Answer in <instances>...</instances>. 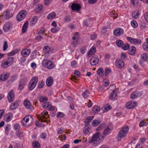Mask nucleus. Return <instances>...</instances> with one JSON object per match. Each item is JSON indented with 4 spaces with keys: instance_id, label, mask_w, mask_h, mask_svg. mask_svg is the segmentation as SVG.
<instances>
[{
    "instance_id": "24",
    "label": "nucleus",
    "mask_w": 148,
    "mask_h": 148,
    "mask_svg": "<svg viewBox=\"0 0 148 148\" xmlns=\"http://www.w3.org/2000/svg\"><path fill=\"white\" fill-rule=\"evenodd\" d=\"M140 14L139 10H136L134 11L132 14V16L134 19H137L139 18Z\"/></svg>"
},
{
    "instance_id": "23",
    "label": "nucleus",
    "mask_w": 148,
    "mask_h": 148,
    "mask_svg": "<svg viewBox=\"0 0 148 148\" xmlns=\"http://www.w3.org/2000/svg\"><path fill=\"white\" fill-rule=\"evenodd\" d=\"M20 103V101L19 100L15 101L12 103L10 106V108L11 110H14L16 109L19 105Z\"/></svg>"
},
{
    "instance_id": "26",
    "label": "nucleus",
    "mask_w": 148,
    "mask_h": 148,
    "mask_svg": "<svg viewBox=\"0 0 148 148\" xmlns=\"http://www.w3.org/2000/svg\"><path fill=\"white\" fill-rule=\"evenodd\" d=\"M71 7L73 10L77 11H79L81 8L80 6L77 3L72 4Z\"/></svg>"
},
{
    "instance_id": "45",
    "label": "nucleus",
    "mask_w": 148,
    "mask_h": 148,
    "mask_svg": "<svg viewBox=\"0 0 148 148\" xmlns=\"http://www.w3.org/2000/svg\"><path fill=\"white\" fill-rule=\"evenodd\" d=\"M101 121L99 120H94L92 121V123L93 126H96L99 125Z\"/></svg>"
},
{
    "instance_id": "7",
    "label": "nucleus",
    "mask_w": 148,
    "mask_h": 148,
    "mask_svg": "<svg viewBox=\"0 0 148 148\" xmlns=\"http://www.w3.org/2000/svg\"><path fill=\"white\" fill-rule=\"evenodd\" d=\"M79 35L78 33L76 32L74 33L71 40V45L72 46L75 47L79 43Z\"/></svg>"
},
{
    "instance_id": "60",
    "label": "nucleus",
    "mask_w": 148,
    "mask_h": 148,
    "mask_svg": "<svg viewBox=\"0 0 148 148\" xmlns=\"http://www.w3.org/2000/svg\"><path fill=\"white\" fill-rule=\"evenodd\" d=\"M64 116V114L62 112H58L57 113V116L58 118H62Z\"/></svg>"
},
{
    "instance_id": "61",
    "label": "nucleus",
    "mask_w": 148,
    "mask_h": 148,
    "mask_svg": "<svg viewBox=\"0 0 148 148\" xmlns=\"http://www.w3.org/2000/svg\"><path fill=\"white\" fill-rule=\"evenodd\" d=\"M52 32L53 33H56L59 30V29L58 27H54L52 28L51 29Z\"/></svg>"
},
{
    "instance_id": "39",
    "label": "nucleus",
    "mask_w": 148,
    "mask_h": 148,
    "mask_svg": "<svg viewBox=\"0 0 148 148\" xmlns=\"http://www.w3.org/2000/svg\"><path fill=\"white\" fill-rule=\"evenodd\" d=\"M96 51V48L95 47L92 46L90 50L88 53V55H94Z\"/></svg>"
},
{
    "instance_id": "4",
    "label": "nucleus",
    "mask_w": 148,
    "mask_h": 148,
    "mask_svg": "<svg viewBox=\"0 0 148 148\" xmlns=\"http://www.w3.org/2000/svg\"><path fill=\"white\" fill-rule=\"evenodd\" d=\"M129 130V127L125 125L119 131L117 135L118 138H123L125 137L127 134Z\"/></svg>"
},
{
    "instance_id": "57",
    "label": "nucleus",
    "mask_w": 148,
    "mask_h": 148,
    "mask_svg": "<svg viewBox=\"0 0 148 148\" xmlns=\"http://www.w3.org/2000/svg\"><path fill=\"white\" fill-rule=\"evenodd\" d=\"M111 73V70L109 68H107L105 70V75L106 76H108Z\"/></svg>"
},
{
    "instance_id": "63",
    "label": "nucleus",
    "mask_w": 148,
    "mask_h": 148,
    "mask_svg": "<svg viewBox=\"0 0 148 148\" xmlns=\"http://www.w3.org/2000/svg\"><path fill=\"white\" fill-rule=\"evenodd\" d=\"M31 67L33 69L35 70L37 67V65L36 63L34 62L32 63L30 65Z\"/></svg>"
},
{
    "instance_id": "36",
    "label": "nucleus",
    "mask_w": 148,
    "mask_h": 148,
    "mask_svg": "<svg viewBox=\"0 0 148 148\" xmlns=\"http://www.w3.org/2000/svg\"><path fill=\"white\" fill-rule=\"evenodd\" d=\"M42 9V6L41 4L38 5L35 8V12L38 13L41 11Z\"/></svg>"
},
{
    "instance_id": "9",
    "label": "nucleus",
    "mask_w": 148,
    "mask_h": 148,
    "mask_svg": "<svg viewBox=\"0 0 148 148\" xmlns=\"http://www.w3.org/2000/svg\"><path fill=\"white\" fill-rule=\"evenodd\" d=\"M13 63V59L12 58H9L4 60L1 66L6 68L10 66Z\"/></svg>"
},
{
    "instance_id": "18",
    "label": "nucleus",
    "mask_w": 148,
    "mask_h": 148,
    "mask_svg": "<svg viewBox=\"0 0 148 148\" xmlns=\"http://www.w3.org/2000/svg\"><path fill=\"white\" fill-rule=\"evenodd\" d=\"M124 61L121 59H118L116 60L115 61L116 66L119 68H122L124 66Z\"/></svg>"
},
{
    "instance_id": "38",
    "label": "nucleus",
    "mask_w": 148,
    "mask_h": 148,
    "mask_svg": "<svg viewBox=\"0 0 148 148\" xmlns=\"http://www.w3.org/2000/svg\"><path fill=\"white\" fill-rule=\"evenodd\" d=\"M146 42L143 43L142 47L146 51H148V38H146Z\"/></svg>"
},
{
    "instance_id": "44",
    "label": "nucleus",
    "mask_w": 148,
    "mask_h": 148,
    "mask_svg": "<svg viewBox=\"0 0 148 148\" xmlns=\"http://www.w3.org/2000/svg\"><path fill=\"white\" fill-rule=\"evenodd\" d=\"M45 83L44 81L43 80L39 82L38 85V88H42L44 86Z\"/></svg>"
},
{
    "instance_id": "58",
    "label": "nucleus",
    "mask_w": 148,
    "mask_h": 148,
    "mask_svg": "<svg viewBox=\"0 0 148 148\" xmlns=\"http://www.w3.org/2000/svg\"><path fill=\"white\" fill-rule=\"evenodd\" d=\"M90 128L88 127H86L84 129V133L85 134H88L90 131Z\"/></svg>"
},
{
    "instance_id": "56",
    "label": "nucleus",
    "mask_w": 148,
    "mask_h": 148,
    "mask_svg": "<svg viewBox=\"0 0 148 148\" xmlns=\"http://www.w3.org/2000/svg\"><path fill=\"white\" fill-rule=\"evenodd\" d=\"M147 123L143 121H141L140 122L139 124V126L141 127H142L144 126H147Z\"/></svg>"
},
{
    "instance_id": "40",
    "label": "nucleus",
    "mask_w": 148,
    "mask_h": 148,
    "mask_svg": "<svg viewBox=\"0 0 148 148\" xmlns=\"http://www.w3.org/2000/svg\"><path fill=\"white\" fill-rule=\"evenodd\" d=\"M39 99L40 102H42L47 101L48 100V98L46 96H39Z\"/></svg>"
},
{
    "instance_id": "31",
    "label": "nucleus",
    "mask_w": 148,
    "mask_h": 148,
    "mask_svg": "<svg viewBox=\"0 0 148 148\" xmlns=\"http://www.w3.org/2000/svg\"><path fill=\"white\" fill-rule=\"evenodd\" d=\"M26 82L23 79L21 80L19 82L18 87V89L20 91H21L24 88V85L25 84Z\"/></svg>"
},
{
    "instance_id": "11",
    "label": "nucleus",
    "mask_w": 148,
    "mask_h": 148,
    "mask_svg": "<svg viewBox=\"0 0 148 148\" xmlns=\"http://www.w3.org/2000/svg\"><path fill=\"white\" fill-rule=\"evenodd\" d=\"M53 49L48 46H45L43 48V52L46 55L45 58H47L50 55L53 53Z\"/></svg>"
},
{
    "instance_id": "50",
    "label": "nucleus",
    "mask_w": 148,
    "mask_h": 148,
    "mask_svg": "<svg viewBox=\"0 0 148 148\" xmlns=\"http://www.w3.org/2000/svg\"><path fill=\"white\" fill-rule=\"evenodd\" d=\"M129 45L128 44H123V45H122V46L121 47V48L123 50H126L129 48Z\"/></svg>"
},
{
    "instance_id": "62",
    "label": "nucleus",
    "mask_w": 148,
    "mask_h": 148,
    "mask_svg": "<svg viewBox=\"0 0 148 148\" xmlns=\"http://www.w3.org/2000/svg\"><path fill=\"white\" fill-rule=\"evenodd\" d=\"M20 128V126L18 124H15L14 125V129L16 130H19Z\"/></svg>"
},
{
    "instance_id": "54",
    "label": "nucleus",
    "mask_w": 148,
    "mask_h": 148,
    "mask_svg": "<svg viewBox=\"0 0 148 148\" xmlns=\"http://www.w3.org/2000/svg\"><path fill=\"white\" fill-rule=\"evenodd\" d=\"M117 95L116 93L115 92L111 94L109 96V99L111 100H113L115 98Z\"/></svg>"
},
{
    "instance_id": "10",
    "label": "nucleus",
    "mask_w": 148,
    "mask_h": 148,
    "mask_svg": "<svg viewBox=\"0 0 148 148\" xmlns=\"http://www.w3.org/2000/svg\"><path fill=\"white\" fill-rule=\"evenodd\" d=\"M13 27L12 23L10 21L6 22L3 27L4 31L6 32L10 31Z\"/></svg>"
},
{
    "instance_id": "43",
    "label": "nucleus",
    "mask_w": 148,
    "mask_h": 148,
    "mask_svg": "<svg viewBox=\"0 0 148 148\" xmlns=\"http://www.w3.org/2000/svg\"><path fill=\"white\" fill-rule=\"evenodd\" d=\"M89 94V91L88 90H86L83 92L82 95L84 98L86 99L88 97Z\"/></svg>"
},
{
    "instance_id": "52",
    "label": "nucleus",
    "mask_w": 148,
    "mask_h": 148,
    "mask_svg": "<svg viewBox=\"0 0 148 148\" xmlns=\"http://www.w3.org/2000/svg\"><path fill=\"white\" fill-rule=\"evenodd\" d=\"M64 132V129L61 127L58 128L57 130V132L58 134H61Z\"/></svg>"
},
{
    "instance_id": "25",
    "label": "nucleus",
    "mask_w": 148,
    "mask_h": 148,
    "mask_svg": "<svg viewBox=\"0 0 148 148\" xmlns=\"http://www.w3.org/2000/svg\"><path fill=\"white\" fill-rule=\"evenodd\" d=\"M9 76V74L4 73L0 75V82H3L7 79Z\"/></svg>"
},
{
    "instance_id": "13",
    "label": "nucleus",
    "mask_w": 148,
    "mask_h": 148,
    "mask_svg": "<svg viewBox=\"0 0 148 148\" xmlns=\"http://www.w3.org/2000/svg\"><path fill=\"white\" fill-rule=\"evenodd\" d=\"M13 16V14L10 13L9 10H6L3 12L2 14V18L4 19H9Z\"/></svg>"
},
{
    "instance_id": "32",
    "label": "nucleus",
    "mask_w": 148,
    "mask_h": 148,
    "mask_svg": "<svg viewBox=\"0 0 148 148\" xmlns=\"http://www.w3.org/2000/svg\"><path fill=\"white\" fill-rule=\"evenodd\" d=\"M38 20V17L36 16H33L30 22V25L31 26H33L34 25L37 23Z\"/></svg>"
},
{
    "instance_id": "34",
    "label": "nucleus",
    "mask_w": 148,
    "mask_h": 148,
    "mask_svg": "<svg viewBox=\"0 0 148 148\" xmlns=\"http://www.w3.org/2000/svg\"><path fill=\"white\" fill-rule=\"evenodd\" d=\"M100 108L99 106H95L93 107L92 112L93 114H96L99 112L100 111Z\"/></svg>"
},
{
    "instance_id": "1",
    "label": "nucleus",
    "mask_w": 148,
    "mask_h": 148,
    "mask_svg": "<svg viewBox=\"0 0 148 148\" xmlns=\"http://www.w3.org/2000/svg\"><path fill=\"white\" fill-rule=\"evenodd\" d=\"M112 130L109 127H107L103 131V134L104 137L111 133ZM104 136L99 132H97L94 134L92 137L90 138L88 142L89 143H93L94 146L98 145L103 140Z\"/></svg>"
},
{
    "instance_id": "12",
    "label": "nucleus",
    "mask_w": 148,
    "mask_h": 148,
    "mask_svg": "<svg viewBox=\"0 0 148 148\" xmlns=\"http://www.w3.org/2000/svg\"><path fill=\"white\" fill-rule=\"evenodd\" d=\"M127 39L131 43L134 45H138L142 43L140 40L137 38H134L127 37Z\"/></svg>"
},
{
    "instance_id": "2",
    "label": "nucleus",
    "mask_w": 148,
    "mask_h": 148,
    "mask_svg": "<svg viewBox=\"0 0 148 148\" xmlns=\"http://www.w3.org/2000/svg\"><path fill=\"white\" fill-rule=\"evenodd\" d=\"M48 117L49 115L47 111L42 112L38 117L41 122L37 121L36 123V126L38 127H43L46 125L49 121Z\"/></svg>"
},
{
    "instance_id": "55",
    "label": "nucleus",
    "mask_w": 148,
    "mask_h": 148,
    "mask_svg": "<svg viewBox=\"0 0 148 148\" xmlns=\"http://www.w3.org/2000/svg\"><path fill=\"white\" fill-rule=\"evenodd\" d=\"M131 25L134 27L136 28L138 26L137 22L135 20L132 21L131 22Z\"/></svg>"
},
{
    "instance_id": "41",
    "label": "nucleus",
    "mask_w": 148,
    "mask_h": 148,
    "mask_svg": "<svg viewBox=\"0 0 148 148\" xmlns=\"http://www.w3.org/2000/svg\"><path fill=\"white\" fill-rule=\"evenodd\" d=\"M110 84L109 80L107 78H105L103 81V85L105 87L108 86Z\"/></svg>"
},
{
    "instance_id": "33",
    "label": "nucleus",
    "mask_w": 148,
    "mask_h": 148,
    "mask_svg": "<svg viewBox=\"0 0 148 148\" xmlns=\"http://www.w3.org/2000/svg\"><path fill=\"white\" fill-rule=\"evenodd\" d=\"M56 16V13L54 12L50 13L47 16V18L48 20H52L54 19Z\"/></svg>"
},
{
    "instance_id": "17",
    "label": "nucleus",
    "mask_w": 148,
    "mask_h": 148,
    "mask_svg": "<svg viewBox=\"0 0 148 148\" xmlns=\"http://www.w3.org/2000/svg\"><path fill=\"white\" fill-rule=\"evenodd\" d=\"M99 61V57L97 56H93L90 60V64L92 66L97 64L98 63Z\"/></svg>"
},
{
    "instance_id": "6",
    "label": "nucleus",
    "mask_w": 148,
    "mask_h": 148,
    "mask_svg": "<svg viewBox=\"0 0 148 148\" xmlns=\"http://www.w3.org/2000/svg\"><path fill=\"white\" fill-rule=\"evenodd\" d=\"M38 81V78L36 76H35L32 78L28 84V88L29 90H32L34 89Z\"/></svg>"
},
{
    "instance_id": "27",
    "label": "nucleus",
    "mask_w": 148,
    "mask_h": 148,
    "mask_svg": "<svg viewBox=\"0 0 148 148\" xmlns=\"http://www.w3.org/2000/svg\"><path fill=\"white\" fill-rule=\"evenodd\" d=\"M24 105L25 107L28 109L31 108L32 104L30 101L27 99H25L24 101Z\"/></svg>"
},
{
    "instance_id": "28",
    "label": "nucleus",
    "mask_w": 148,
    "mask_h": 148,
    "mask_svg": "<svg viewBox=\"0 0 148 148\" xmlns=\"http://www.w3.org/2000/svg\"><path fill=\"white\" fill-rule=\"evenodd\" d=\"M141 60L143 61H147L148 60V53H143L141 55Z\"/></svg>"
},
{
    "instance_id": "48",
    "label": "nucleus",
    "mask_w": 148,
    "mask_h": 148,
    "mask_svg": "<svg viewBox=\"0 0 148 148\" xmlns=\"http://www.w3.org/2000/svg\"><path fill=\"white\" fill-rule=\"evenodd\" d=\"M20 51L19 49H16L10 52L9 54L10 56H13L17 53Z\"/></svg>"
},
{
    "instance_id": "20",
    "label": "nucleus",
    "mask_w": 148,
    "mask_h": 148,
    "mask_svg": "<svg viewBox=\"0 0 148 148\" xmlns=\"http://www.w3.org/2000/svg\"><path fill=\"white\" fill-rule=\"evenodd\" d=\"M142 95L141 91H136L134 92L130 95V97L132 99H135L141 96Z\"/></svg>"
},
{
    "instance_id": "30",
    "label": "nucleus",
    "mask_w": 148,
    "mask_h": 148,
    "mask_svg": "<svg viewBox=\"0 0 148 148\" xmlns=\"http://www.w3.org/2000/svg\"><path fill=\"white\" fill-rule=\"evenodd\" d=\"M53 82V80L52 77L49 76L47 78L46 81V85L48 86H50L52 84Z\"/></svg>"
},
{
    "instance_id": "29",
    "label": "nucleus",
    "mask_w": 148,
    "mask_h": 148,
    "mask_svg": "<svg viewBox=\"0 0 148 148\" xmlns=\"http://www.w3.org/2000/svg\"><path fill=\"white\" fill-rule=\"evenodd\" d=\"M136 51L135 47L134 46H132L129 47L128 52L129 54L133 55L135 54Z\"/></svg>"
},
{
    "instance_id": "42",
    "label": "nucleus",
    "mask_w": 148,
    "mask_h": 148,
    "mask_svg": "<svg viewBox=\"0 0 148 148\" xmlns=\"http://www.w3.org/2000/svg\"><path fill=\"white\" fill-rule=\"evenodd\" d=\"M32 145L34 148H40V145L39 143L36 141H34L33 142Z\"/></svg>"
},
{
    "instance_id": "47",
    "label": "nucleus",
    "mask_w": 148,
    "mask_h": 148,
    "mask_svg": "<svg viewBox=\"0 0 148 148\" xmlns=\"http://www.w3.org/2000/svg\"><path fill=\"white\" fill-rule=\"evenodd\" d=\"M111 106H110L108 105L105 106L103 108V112H107L109 110L111 109Z\"/></svg>"
},
{
    "instance_id": "53",
    "label": "nucleus",
    "mask_w": 148,
    "mask_h": 148,
    "mask_svg": "<svg viewBox=\"0 0 148 148\" xmlns=\"http://www.w3.org/2000/svg\"><path fill=\"white\" fill-rule=\"evenodd\" d=\"M71 65L72 68H76L77 66V63L75 61L73 60L71 62Z\"/></svg>"
},
{
    "instance_id": "3",
    "label": "nucleus",
    "mask_w": 148,
    "mask_h": 148,
    "mask_svg": "<svg viewBox=\"0 0 148 148\" xmlns=\"http://www.w3.org/2000/svg\"><path fill=\"white\" fill-rule=\"evenodd\" d=\"M46 58H45L41 62L42 65L48 69H53L55 66L54 63L51 60Z\"/></svg>"
},
{
    "instance_id": "8",
    "label": "nucleus",
    "mask_w": 148,
    "mask_h": 148,
    "mask_svg": "<svg viewBox=\"0 0 148 148\" xmlns=\"http://www.w3.org/2000/svg\"><path fill=\"white\" fill-rule=\"evenodd\" d=\"M27 13V12L25 10H23L20 11L17 15V21H20L23 20L25 18Z\"/></svg>"
},
{
    "instance_id": "15",
    "label": "nucleus",
    "mask_w": 148,
    "mask_h": 148,
    "mask_svg": "<svg viewBox=\"0 0 148 148\" xmlns=\"http://www.w3.org/2000/svg\"><path fill=\"white\" fill-rule=\"evenodd\" d=\"M124 32L123 29L121 28H115L113 31L114 34L116 36H119L122 35Z\"/></svg>"
},
{
    "instance_id": "5",
    "label": "nucleus",
    "mask_w": 148,
    "mask_h": 148,
    "mask_svg": "<svg viewBox=\"0 0 148 148\" xmlns=\"http://www.w3.org/2000/svg\"><path fill=\"white\" fill-rule=\"evenodd\" d=\"M33 119L31 116L28 115L25 116L22 121L23 125L25 126H29L33 123Z\"/></svg>"
},
{
    "instance_id": "37",
    "label": "nucleus",
    "mask_w": 148,
    "mask_h": 148,
    "mask_svg": "<svg viewBox=\"0 0 148 148\" xmlns=\"http://www.w3.org/2000/svg\"><path fill=\"white\" fill-rule=\"evenodd\" d=\"M97 74L101 77L103 76L104 71L103 69L101 67L99 68L97 71Z\"/></svg>"
},
{
    "instance_id": "49",
    "label": "nucleus",
    "mask_w": 148,
    "mask_h": 148,
    "mask_svg": "<svg viewBox=\"0 0 148 148\" xmlns=\"http://www.w3.org/2000/svg\"><path fill=\"white\" fill-rule=\"evenodd\" d=\"M139 26L140 28L146 30L147 29V27L146 25V24L144 23H140L139 24Z\"/></svg>"
},
{
    "instance_id": "46",
    "label": "nucleus",
    "mask_w": 148,
    "mask_h": 148,
    "mask_svg": "<svg viewBox=\"0 0 148 148\" xmlns=\"http://www.w3.org/2000/svg\"><path fill=\"white\" fill-rule=\"evenodd\" d=\"M123 41L120 40H118L116 41V44L119 47H121L122 45H123Z\"/></svg>"
},
{
    "instance_id": "64",
    "label": "nucleus",
    "mask_w": 148,
    "mask_h": 148,
    "mask_svg": "<svg viewBox=\"0 0 148 148\" xmlns=\"http://www.w3.org/2000/svg\"><path fill=\"white\" fill-rule=\"evenodd\" d=\"M143 146V143H137L135 147V148H142Z\"/></svg>"
},
{
    "instance_id": "14",
    "label": "nucleus",
    "mask_w": 148,
    "mask_h": 148,
    "mask_svg": "<svg viewBox=\"0 0 148 148\" xmlns=\"http://www.w3.org/2000/svg\"><path fill=\"white\" fill-rule=\"evenodd\" d=\"M42 106L44 109H47L49 111H53L55 110L54 107L48 102H45L43 103Z\"/></svg>"
},
{
    "instance_id": "59",
    "label": "nucleus",
    "mask_w": 148,
    "mask_h": 148,
    "mask_svg": "<svg viewBox=\"0 0 148 148\" xmlns=\"http://www.w3.org/2000/svg\"><path fill=\"white\" fill-rule=\"evenodd\" d=\"M8 47V43L7 41H5L4 42L3 45V51H5Z\"/></svg>"
},
{
    "instance_id": "16",
    "label": "nucleus",
    "mask_w": 148,
    "mask_h": 148,
    "mask_svg": "<svg viewBox=\"0 0 148 148\" xmlns=\"http://www.w3.org/2000/svg\"><path fill=\"white\" fill-rule=\"evenodd\" d=\"M137 105V103L134 101H130L125 104L126 108L130 109L136 107Z\"/></svg>"
},
{
    "instance_id": "35",
    "label": "nucleus",
    "mask_w": 148,
    "mask_h": 148,
    "mask_svg": "<svg viewBox=\"0 0 148 148\" xmlns=\"http://www.w3.org/2000/svg\"><path fill=\"white\" fill-rule=\"evenodd\" d=\"M28 25V22L26 21L24 24L22 29V32L23 33H24L26 32Z\"/></svg>"
},
{
    "instance_id": "22",
    "label": "nucleus",
    "mask_w": 148,
    "mask_h": 148,
    "mask_svg": "<svg viewBox=\"0 0 148 148\" xmlns=\"http://www.w3.org/2000/svg\"><path fill=\"white\" fill-rule=\"evenodd\" d=\"M30 52L31 51L29 49L25 48L22 51L21 53L23 56L26 57L29 55Z\"/></svg>"
},
{
    "instance_id": "19",
    "label": "nucleus",
    "mask_w": 148,
    "mask_h": 148,
    "mask_svg": "<svg viewBox=\"0 0 148 148\" xmlns=\"http://www.w3.org/2000/svg\"><path fill=\"white\" fill-rule=\"evenodd\" d=\"M7 98L9 102L13 101L14 98V94L12 90H11L8 93Z\"/></svg>"
},
{
    "instance_id": "21",
    "label": "nucleus",
    "mask_w": 148,
    "mask_h": 148,
    "mask_svg": "<svg viewBox=\"0 0 148 148\" xmlns=\"http://www.w3.org/2000/svg\"><path fill=\"white\" fill-rule=\"evenodd\" d=\"M13 114L12 113L8 112L5 114L4 116V120L7 122L10 121L12 119Z\"/></svg>"
},
{
    "instance_id": "51",
    "label": "nucleus",
    "mask_w": 148,
    "mask_h": 148,
    "mask_svg": "<svg viewBox=\"0 0 148 148\" xmlns=\"http://www.w3.org/2000/svg\"><path fill=\"white\" fill-rule=\"evenodd\" d=\"M94 117V116H89L87 117L85 120V122L87 123H89L93 119Z\"/></svg>"
}]
</instances>
